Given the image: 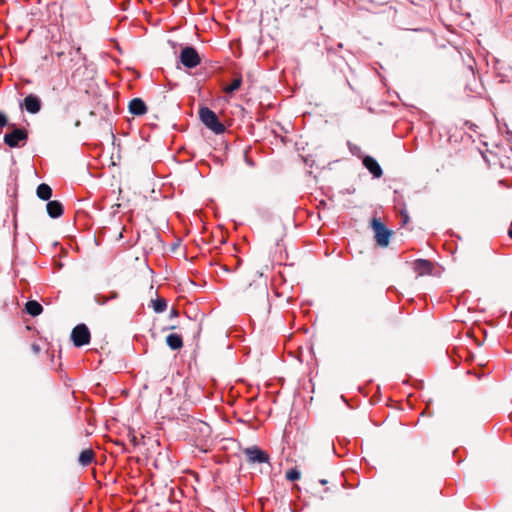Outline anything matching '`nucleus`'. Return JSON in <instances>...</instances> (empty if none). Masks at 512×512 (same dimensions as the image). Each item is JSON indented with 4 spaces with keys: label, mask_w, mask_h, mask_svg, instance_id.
<instances>
[{
    "label": "nucleus",
    "mask_w": 512,
    "mask_h": 512,
    "mask_svg": "<svg viewBox=\"0 0 512 512\" xmlns=\"http://www.w3.org/2000/svg\"><path fill=\"white\" fill-rule=\"evenodd\" d=\"M249 463H269V455L258 446H251L244 450Z\"/></svg>",
    "instance_id": "obj_5"
},
{
    "label": "nucleus",
    "mask_w": 512,
    "mask_h": 512,
    "mask_svg": "<svg viewBox=\"0 0 512 512\" xmlns=\"http://www.w3.org/2000/svg\"><path fill=\"white\" fill-rule=\"evenodd\" d=\"M300 476H301L300 471L297 470L296 468H292L289 471H287V473H286V478L289 481H296V480L300 479Z\"/></svg>",
    "instance_id": "obj_18"
},
{
    "label": "nucleus",
    "mask_w": 512,
    "mask_h": 512,
    "mask_svg": "<svg viewBox=\"0 0 512 512\" xmlns=\"http://www.w3.org/2000/svg\"><path fill=\"white\" fill-rule=\"evenodd\" d=\"M27 139V133L22 129H14L11 133L4 136V142L9 147H17L21 141Z\"/></svg>",
    "instance_id": "obj_6"
},
{
    "label": "nucleus",
    "mask_w": 512,
    "mask_h": 512,
    "mask_svg": "<svg viewBox=\"0 0 512 512\" xmlns=\"http://www.w3.org/2000/svg\"><path fill=\"white\" fill-rule=\"evenodd\" d=\"M95 301L99 305H104L105 303L108 302V297L105 296V295L98 294V295L95 296Z\"/></svg>",
    "instance_id": "obj_19"
},
{
    "label": "nucleus",
    "mask_w": 512,
    "mask_h": 512,
    "mask_svg": "<svg viewBox=\"0 0 512 512\" xmlns=\"http://www.w3.org/2000/svg\"><path fill=\"white\" fill-rule=\"evenodd\" d=\"M320 483H321L322 485H324V484H326V483H327V481L323 479V480H320Z\"/></svg>",
    "instance_id": "obj_23"
},
{
    "label": "nucleus",
    "mask_w": 512,
    "mask_h": 512,
    "mask_svg": "<svg viewBox=\"0 0 512 512\" xmlns=\"http://www.w3.org/2000/svg\"><path fill=\"white\" fill-rule=\"evenodd\" d=\"M37 196L42 200H49L52 196V189L48 184L42 183L37 187Z\"/></svg>",
    "instance_id": "obj_15"
},
{
    "label": "nucleus",
    "mask_w": 512,
    "mask_h": 512,
    "mask_svg": "<svg viewBox=\"0 0 512 512\" xmlns=\"http://www.w3.org/2000/svg\"><path fill=\"white\" fill-rule=\"evenodd\" d=\"M24 107L27 112L36 114L41 109V100L36 95L29 94L24 99Z\"/></svg>",
    "instance_id": "obj_7"
},
{
    "label": "nucleus",
    "mask_w": 512,
    "mask_h": 512,
    "mask_svg": "<svg viewBox=\"0 0 512 512\" xmlns=\"http://www.w3.org/2000/svg\"><path fill=\"white\" fill-rule=\"evenodd\" d=\"M413 269L418 276L430 274L433 270V265L430 261L425 259H417L413 263Z\"/></svg>",
    "instance_id": "obj_9"
},
{
    "label": "nucleus",
    "mask_w": 512,
    "mask_h": 512,
    "mask_svg": "<svg viewBox=\"0 0 512 512\" xmlns=\"http://www.w3.org/2000/svg\"><path fill=\"white\" fill-rule=\"evenodd\" d=\"M199 117L202 123L216 134L225 131V126L219 121L218 116L208 107H202L199 110Z\"/></svg>",
    "instance_id": "obj_1"
},
{
    "label": "nucleus",
    "mask_w": 512,
    "mask_h": 512,
    "mask_svg": "<svg viewBox=\"0 0 512 512\" xmlns=\"http://www.w3.org/2000/svg\"><path fill=\"white\" fill-rule=\"evenodd\" d=\"M241 84H242L241 77H237V78L233 79V81L224 88V91L228 94H231L234 91L238 90L240 88Z\"/></svg>",
    "instance_id": "obj_17"
},
{
    "label": "nucleus",
    "mask_w": 512,
    "mask_h": 512,
    "mask_svg": "<svg viewBox=\"0 0 512 512\" xmlns=\"http://www.w3.org/2000/svg\"><path fill=\"white\" fill-rule=\"evenodd\" d=\"M32 348L35 352H38L39 351V347L35 344L32 345Z\"/></svg>",
    "instance_id": "obj_22"
},
{
    "label": "nucleus",
    "mask_w": 512,
    "mask_h": 512,
    "mask_svg": "<svg viewBox=\"0 0 512 512\" xmlns=\"http://www.w3.org/2000/svg\"><path fill=\"white\" fill-rule=\"evenodd\" d=\"M152 307L156 313H162L167 308V302L163 298H159L152 301Z\"/></svg>",
    "instance_id": "obj_16"
},
{
    "label": "nucleus",
    "mask_w": 512,
    "mask_h": 512,
    "mask_svg": "<svg viewBox=\"0 0 512 512\" xmlns=\"http://www.w3.org/2000/svg\"><path fill=\"white\" fill-rule=\"evenodd\" d=\"M117 297H118V293H117V292H115V291H112V292L110 293V296L108 297V301H109L110 299H116Z\"/></svg>",
    "instance_id": "obj_21"
},
{
    "label": "nucleus",
    "mask_w": 512,
    "mask_h": 512,
    "mask_svg": "<svg viewBox=\"0 0 512 512\" xmlns=\"http://www.w3.org/2000/svg\"><path fill=\"white\" fill-rule=\"evenodd\" d=\"M166 343L172 350H178L183 347V340L179 334L172 333L166 337Z\"/></svg>",
    "instance_id": "obj_12"
},
{
    "label": "nucleus",
    "mask_w": 512,
    "mask_h": 512,
    "mask_svg": "<svg viewBox=\"0 0 512 512\" xmlns=\"http://www.w3.org/2000/svg\"><path fill=\"white\" fill-rule=\"evenodd\" d=\"M363 165L375 178H380L382 176L383 171L378 162L373 157L366 156L363 159Z\"/></svg>",
    "instance_id": "obj_8"
},
{
    "label": "nucleus",
    "mask_w": 512,
    "mask_h": 512,
    "mask_svg": "<svg viewBox=\"0 0 512 512\" xmlns=\"http://www.w3.org/2000/svg\"><path fill=\"white\" fill-rule=\"evenodd\" d=\"M95 459V453L92 449H85L83 450L78 458V462L81 466H88L90 465Z\"/></svg>",
    "instance_id": "obj_13"
},
{
    "label": "nucleus",
    "mask_w": 512,
    "mask_h": 512,
    "mask_svg": "<svg viewBox=\"0 0 512 512\" xmlns=\"http://www.w3.org/2000/svg\"><path fill=\"white\" fill-rule=\"evenodd\" d=\"M46 208L47 213L51 218H58L63 214V205L59 201H49Z\"/></svg>",
    "instance_id": "obj_11"
},
{
    "label": "nucleus",
    "mask_w": 512,
    "mask_h": 512,
    "mask_svg": "<svg viewBox=\"0 0 512 512\" xmlns=\"http://www.w3.org/2000/svg\"><path fill=\"white\" fill-rule=\"evenodd\" d=\"M7 124V118L6 116L0 112V126H5Z\"/></svg>",
    "instance_id": "obj_20"
},
{
    "label": "nucleus",
    "mask_w": 512,
    "mask_h": 512,
    "mask_svg": "<svg viewBox=\"0 0 512 512\" xmlns=\"http://www.w3.org/2000/svg\"><path fill=\"white\" fill-rule=\"evenodd\" d=\"M71 338L76 347L84 346L90 342V331L85 324H79L72 330Z\"/></svg>",
    "instance_id": "obj_4"
},
{
    "label": "nucleus",
    "mask_w": 512,
    "mask_h": 512,
    "mask_svg": "<svg viewBox=\"0 0 512 512\" xmlns=\"http://www.w3.org/2000/svg\"><path fill=\"white\" fill-rule=\"evenodd\" d=\"M179 59L183 66L189 69L195 68L201 62L197 50L191 46H186L181 50Z\"/></svg>",
    "instance_id": "obj_2"
},
{
    "label": "nucleus",
    "mask_w": 512,
    "mask_h": 512,
    "mask_svg": "<svg viewBox=\"0 0 512 512\" xmlns=\"http://www.w3.org/2000/svg\"><path fill=\"white\" fill-rule=\"evenodd\" d=\"M25 310L29 315L35 317L42 313L43 307L39 302L35 300H30L26 303Z\"/></svg>",
    "instance_id": "obj_14"
},
{
    "label": "nucleus",
    "mask_w": 512,
    "mask_h": 512,
    "mask_svg": "<svg viewBox=\"0 0 512 512\" xmlns=\"http://www.w3.org/2000/svg\"><path fill=\"white\" fill-rule=\"evenodd\" d=\"M75 125H76V126H79V125H80V121H77V122L75 123Z\"/></svg>",
    "instance_id": "obj_24"
},
{
    "label": "nucleus",
    "mask_w": 512,
    "mask_h": 512,
    "mask_svg": "<svg viewBox=\"0 0 512 512\" xmlns=\"http://www.w3.org/2000/svg\"><path fill=\"white\" fill-rule=\"evenodd\" d=\"M372 228L375 232V239L379 246L386 247L389 244L391 232L385 227V225L378 219L373 218L371 222Z\"/></svg>",
    "instance_id": "obj_3"
},
{
    "label": "nucleus",
    "mask_w": 512,
    "mask_h": 512,
    "mask_svg": "<svg viewBox=\"0 0 512 512\" xmlns=\"http://www.w3.org/2000/svg\"><path fill=\"white\" fill-rule=\"evenodd\" d=\"M129 112L135 116L144 115L147 112V106L145 102L140 98H134L129 102Z\"/></svg>",
    "instance_id": "obj_10"
}]
</instances>
